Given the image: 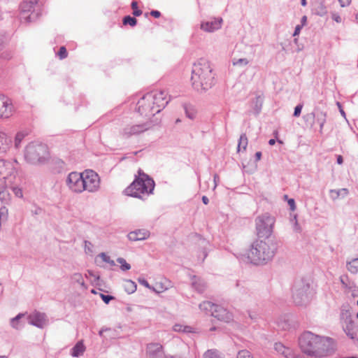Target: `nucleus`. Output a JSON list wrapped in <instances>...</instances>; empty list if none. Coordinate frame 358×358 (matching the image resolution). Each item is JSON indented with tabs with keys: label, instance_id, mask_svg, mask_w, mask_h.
Wrapping results in <instances>:
<instances>
[{
	"label": "nucleus",
	"instance_id": "bf43d9fd",
	"mask_svg": "<svg viewBox=\"0 0 358 358\" xmlns=\"http://www.w3.org/2000/svg\"><path fill=\"white\" fill-rule=\"evenodd\" d=\"M337 105H338V107H339V108H340V112H341V115H342L343 117H345V113L344 110L342 109V108H341V106L340 103H338H338H337Z\"/></svg>",
	"mask_w": 358,
	"mask_h": 358
},
{
	"label": "nucleus",
	"instance_id": "1a4fd4ad",
	"mask_svg": "<svg viewBox=\"0 0 358 358\" xmlns=\"http://www.w3.org/2000/svg\"><path fill=\"white\" fill-rule=\"evenodd\" d=\"M38 0H23L20 4V20L26 23L36 21L40 13L36 10Z\"/></svg>",
	"mask_w": 358,
	"mask_h": 358
},
{
	"label": "nucleus",
	"instance_id": "680f3d73",
	"mask_svg": "<svg viewBox=\"0 0 358 358\" xmlns=\"http://www.w3.org/2000/svg\"><path fill=\"white\" fill-rule=\"evenodd\" d=\"M202 201H203L204 204H208V199L206 196H203L202 197Z\"/></svg>",
	"mask_w": 358,
	"mask_h": 358
},
{
	"label": "nucleus",
	"instance_id": "6ab92c4d",
	"mask_svg": "<svg viewBox=\"0 0 358 358\" xmlns=\"http://www.w3.org/2000/svg\"><path fill=\"white\" fill-rule=\"evenodd\" d=\"M150 236V232L145 229H138L130 232L128 238L131 241H142Z\"/></svg>",
	"mask_w": 358,
	"mask_h": 358
},
{
	"label": "nucleus",
	"instance_id": "ea45409f",
	"mask_svg": "<svg viewBox=\"0 0 358 358\" xmlns=\"http://www.w3.org/2000/svg\"><path fill=\"white\" fill-rule=\"evenodd\" d=\"M125 286L127 287L128 290L131 291V292H134L136 290V286L131 280L126 281Z\"/></svg>",
	"mask_w": 358,
	"mask_h": 358
},
{
	"label": "nucleus",
	"instance_id": "aec40b11",
	"mask_svg": "<svg viewBox=\"0 0 358 358\" xmlns=\"http://www.w3.org/2000/svg\"><path fill=\"white\" fill-rule=\"evenodd\" d=\"M275 350L280 354L284 355L285 357L289 358L292 356V350L285 347L283 344L280 343H277L275 344Z\"/></svg>",
	"mask_w": 358,
	"mask_h": 358
},
{
	"label": "nucleus",
	"instance_id": "39448f33",
	"mask_svg": "<svg viewBox=\"0 0 358 358\" xmlns=\"http://www.w3.org/2000/svg\"><path fill=\"white\" fill-rule=\"evenodd\" d=\"M24 157L27 162L31 164H38L48 160L50 157V152L45 144L33 141L25 147Z\"/></svg>",
	"mask_w": 358,
	"mask_h": 358
},
{
	"label": "nucleus",
	"instance_id": "cd10ccee",
	"mask_svg": "<svg viewBox=\"0 0 358 358\" xmlns=\"http://www.w3.org/2000/svg\"><path fill=\"white\" fill-rule=\"evenodd\" d=\"M122 22L124 25L129 24L131 27H134L137 24V20L134 17L127 15L124 17Z\"/></svg>",
	"mask_w": 358,
	"mask_h": 358
},
{
	"label": "nucleus",
	"instance_id": "79ce46f5",
	"mask_svg": "<svg viewBox=\"0 0 358 358\" xmlns=\"http://www.w3.org/2000/svg\"><path fill=\"white\" fill-rule=\"evenodd\" d=\"M74 278L75 279L77 280V282L84 288V289H87V287L83 280V277L80 274H75L74 275Z\"/></svg>",
	"mask_w": 358,
	"mask_h": 358
},
{
	"label": "nucleus",
	"instance_id": "69168bd1",
	"mask_svg": "<svg viewBox=\"0 0 358 358\" xmlns=\"http://www.w3.org/2000/svg\"><path fill=\"white\" fill-rule=\"evenodd\" d=\"M268 143L271 145H273L275 143V139H270L269 141H268Z\"/></svg>",
	"mask_w": 358,
	"mask_h": 358
},
{
	"label": "nucleus",
	"instance_id": "3c124183",
	"mask_svg": "<svg viewBox=\"0 0 358 358\" xmlns=\"http://www.w3.org/2000/svg\"><path fill=\"white\" fill-rule=\"evenodd\" d=\"M300 294L301 293L298 290H296L294 294V298L295 302L298 304L301 303V300H299V299Z\"/></svg>",
	"mask_w": 358,
	"mask_h": 358
},
{
	"label": "nucleus",
	"instance_id": "423d86ee",
	"mask_svg": "<svg viewBox=\"0 0 358 358\" xmlns=\"http://www.w3.org/2000/svg\"><path fill=\"white\" fill-rule=\"evenodd\" d=\"M13 170L11 163L0 160V199L1 201H6L9 198L6 189L9 185L8 183H11L14 178Z\"/></svg>",
	"mask_w": 358,
	"mask_h": 358
},
{
	"label": "nucleus",
	"instance_id": "473e14b6",
	"mask_svg": "<svg viewBox=\"0 0 358 358\" xmlns=\"http://www.w3.org/2000/svg\"><path fill=\"white\" fill-rule=\"evenodd\" d=\"M117 262L120 264L121 269L122 271H127L131 268V266L129 264H128L124 259L123 258H118L117 259Z\"/></svg>",
	"mask_w": 358,
	"mask_h": 358
},
{
	"label": "nucleus",
	"instance_id": "72a5a7b5",
	"mask_svg": "<svg viewBox=\"0 0 358 358\" xmlns=\"http://www.w3.org/2000/svg\"><path fill=\"white\" fill-rule=\"evenodd\" d=\"M131 8L133 9V15L134 16H140L142 14V10L138 8V3L135 1L131 2Z\"/></svg>",
	"mask_w": 358,
	"mask_h": 358
},
{
	"label": "nucleus",
	"instance_id": "5701e85b",
	"mask_svg": "<svg viewBox=\"0 0 358 358\" xmlns=\"http://www.w3.org/2000/svg\"><path fill=\"white\" fill-rule=\"evenodd\" d=\"M314 13L319 16H324L327 13V9L324 2L318 3L314 8Z\"/></svg>",
	"mask_w": 358,
	"mask_h": 358
},
{
	"label": "nucleus",
	"instance_id": "6e6d98bb",
	"mask_svg": "<svg viewBox=\"0 0 358 358\" xmlns=\"http://www.w3.org/2000/svg\"><path fill=\"white\" fill-rule=\"evenodd\" d=\"M220 181V178L217 174L214 175V182H215V188L217 186V182Z\"/></svg>",
	"mask_w": 358,
	"mask_h": 358
},
{
	"label": "nucleus",
	"instance_id": "052dcab7",
	"mask_svg": "<svg viewBox=\"0 0 358 358\" xmlns=\"http://www.w3.org/2000/svg\"><path fill=\"white\" fill-rule=\"evenodd\" d=\"M337 162L338 164H341L343 163V157L341 155H338L337 157Z\"/></svg>",
	"mask_w": 358,
	"mask_h": 358
},
{
	"label": "nucleus",
	"instance_id": "20e7f679",
	"mask_svg": "<svg viewBox=\"0 0 358 358\" xmlns=\"http://www.w3.org/2000/svg\"><path fill=\"white\" fill-rule=\"evenodd\" d=\"M154 188V180L139 169L134 180L124 189V193L127 196L144 199L152 193Z\"/></svg>",
	"mask_w": 358,
	"mask_h": 358
},
{
	"label": "nucleus",
	"instance_id": "4be33fe9",
	"mask_svg": "<svg viewBox=\"0 0 358 358\" xmlns=\"http://www.w3.org/2000/svg\"><path fill=\"white\" fill-rule=\"evenodd\" d=\"M345 331L348 337L354 339L357 336V330L353 322H350L345 328Z\"/></svg>",
	"mask_w": 358,
	"mask_h": 358
},
{
	"label": "nucleus",
	"instance_id": "9d476101",
	"mask_svg": "<svg viewBox=\"0 0 358 358\" xmlns=\"http://www.w3.org/2000/svg\"><path fill=\"white\" fill-rule=\"evenodd\" d=\"M150 127V123L148 121L144 120L143 122H140L138 120H134L127 123L122 128L121 134L124 138H131L146 131Z\"/></svg>",
	"mask_w": 358,
	"mask_h": 358
},
{
	"label": "nucleus",
	"instance_id": "13d9d810",
	"mask_svg": "<svg viewBox=\"0 0 358 358\" xmlns=\"http://www.w3.org/2000/svg\"><path fill=\"white\" fill-rule=\"evenodd\" d=\"M185 110H186L187 115L189 118H191V119L194 118V112H192L191 114H189L187 108H185Z\"/></svg>",
	"mask_w": 358,
	"mask_h": 358
},
{
	"label": "nucleus",
	"instance_id": "c756f323",
	"mask_svg": "<svg viewBox=\"0 0 358 358\" xmlns=\"http://www.w3.org/2000/svg\"><path fill=\"white\" fill-rule=\"evenodd\" d=\"M8 41L9 38L6 34H0V51L6 48Z\"/></svg>",
	"mask_w": 358,
	"mask_h": 358
},
{
	"label": "nucleus",
	"instance_id": "a878e982",
	"mask_svg": "<svg viewBox=\"0 0 358 358\" xmlns=\"http://www.w3.org/2000/svg\"><path fill=\"white\" fill-rule=\"evenodd\" d=\"M330 194L331 196L334 199H336L338 198L340 196H341L342 197H345V196H347L348 194V190L345 188L339 190H331Z\"/></svg>",
	"mask_w": 358,
	"mask_h": 358
},
{
	"label": "nucleus",
	"instance_id": "a19ab883",
	"mask_svg": "<svg viewBox=\"0 0 358 358\" xmlns=\"http://www.w3.org/2000/svg\"><path fill=\"white\" fill-rule=\"evenodd\" d=\"M193 65L194 66H208V62L205 58H200L199 59H198L196 61V62H194L193 64Z\"/></svg>",
	"mask_w": 358,
	"mask_h": 358
},
{
	"label": "nucleus",
	"instance_id": "c9c22d12",
	"mask_svg": "<svg viewBox=\"0 0 358 358\" xmlns=\"http://www.w3.org/2000/svg\"><path fill=\"white\" fill-rule=\"evenodd\" d=\"M174 330L176 331H184V332H191L192 328L187 326H182L180 324H176L173 327Z\"/></svg>",
	"mask_w": 358,
	"mask_h": 358
},
{
	"label": "nucleus",
	"instance_id": "e2e57ef3",
	"mask_svg": "<svg viewBox=\"0 0 358 358\" xmlns=\"http://www.w3.org/2000/svg\"><path fill=\"white\" fill-rule=\"evenodd\" d=\"M255 157H256L257 160H259L262 157V153L260 152H256Z\"/></svg>",
	"mask_w": 358,
	"mask_h": 358
},
{
	"label": "nucleus",
	"instance_id": "49530a36",
	"mask_svg": "<svg viewBox=\"0 0 358 358\" xmlns=\"http://www.w3.org/2000/svg\"><path fill=\"white\" fill-rule=\"evenodd\" d=\"M1 57L5 59H10L12 57V53L11 52L8 51L3 52V53H1Z\"/></svg>",
	"mask_w": 358,
	"mask_h": 358
},
{
	"label": "nucleus",
	"instance_id": "bb28decb",
	"mask_svg": "<svg viewBox=\"0 0 358 358\" xmlns=\"http://www.w3.org/2000/svg\"><path fill=\"white\" fill-rule=\"evenodd\" d=\"M348 269L351 273H357L358 271V258L353 259L348 264Z\"/></svg>",
	"mask_w": 358,
	"mask_h": 358
},
{
	"label": "nucleus",
	"instance_id": "4d7b16f0",
	"mask_svg": "<svg viewBox=\"0 0 358 358\" xmlns=\"http://www.w3.org/2000/svg\"><path fill=\"white\" fill-rule=\"evenodd\" d=\"M306 21H307V17L306 15L303 16L301 17V26H304L306 23Z\"/></svg>",
	"mask_w": 358,
	"mask_h": 358
},
{
	"label": "nucleus",
	"instance_id": "37998d69",
	"mask_svg": "<svg viewBox=\"0 0 358 358\" xmlns=\"http://www.w3.org/2000/svg\"><path fill=\"white\" fill-rule=\"evenodd\" d=\"M13 191L16 196L19 198H22L23 196L22 191L20 188L13 187Z\"/></svg>",
	"mask_w": 358,
	"mask_h": 358
},
{
	"label": "nucleus",
	"instance_id": "f257e3e1",
	"mask_svg": "<svg viewBox=\"0 0 358 358\" xmlns=\"http://www.w3.org/2000/svg\"><path fill=\"white\" fill-rule=\"evenodd\" d=\"M167 102L164 92L154 91L145 94L138 101L136 110L144 120L150 123L151 118L159 113Z\"/></svg>",
	"mask_w": 358,
	"mask_h": 358
},
{
	"label": "nucleus",
	"instance_id": "2f4dec72",
	"mask_svg": "<svg viewBox=\"0 0 358 358\" xmlns=\"http://www.w3.org/2000/svg\"><path fill=\"white\" fill-rule=\"evenodd\" d=\"M203 358H220V357L215 350H208L203 354Z\"/></svg>",
	"mask_w": 358,
	"mask_h": 358
},
{
	"label": "nucleus",
	"instance_id": "4c0bfd02",
	"mask_svg": "<svg viewBox=\"0 0 358 358\" xmlns=\"http://www.w3.org/2000/svg\"><path fill=\"white\" fill-rule=\"evenodd\" d=\"M237 358H253V357L248 350H241L238 352Z\"/></svg>",
	"mask_w": 358,
	"mask_h": 358
},
{
	"label": "nucleus",
	"instance_id": "864d4df0",
	"mask_svg": "<svg viewBox=\"0 0 358 358\" xmlns=\"http://www.w3.org/2000/svg\"><path fill=\"white\" fill-rule=\"evenodd\" d=\"M302 28V26L301 25H297L296 27H295V30H294V32L293 34V36H296L298 35L299 33H300V31Z\"/></svg>",
	"mask_w": 358,
	"mask_h": 358
},
{
	"label": "nucleus",
	"instance_id": "6e6552de",
	"mask_svg": "<svg viewBox=\"0 0 358 358\" xmlns=\"http://www.w3.org/2000/svg\"><path fill=\"white\" fill-rule=\"evenodd\" d=\"M275 222V217L268 213L258 216L255 220L257 237L259 238L272 239L271 236Z\"/></svg>",
	"mask_w": 358,
	"mask_h": 358
},
{
	"label": "nucleus",
	"instance_id": "8fccbe9b",
	"mask_svg": "<svg viewBox=\"0 0 358 358\" xmlns=\"http://www.w3.org/2000/svg\"><path fill=\"white\" fill-rule=\"evenodd\" d=\"M338 1L342 7L347 6L351 3V0H338Z\"/></svg>",
	"mask_w": 358,
	"mask_h": 358
},
{
	"label": "nucleus",
	"instance_id": "a211bd4d",
	"mask_svg": "<svg viewBox=\"0 0 358 358\" xmlns=\"http://www.w3.org/2000/svg\"><path fill=\"white\" fill-rule=\"evenodd\" d=\"M12 145L11 138L3 131L0 130V154L7 152Z\"/></svg>",
	"mask_w": 358,
	"mask_h": 358
},
{
	"label": "nucleus",
	"instance_id": "0eeeda50",
	"mask_svg": "<svg viewBox=\"0 0 358 358\" xmlns=\"http://www.w3.org/2000/svg\"><path fill=\"white\" fill-rule=\"evenodd\" d=\"M191 80L197 91L206 90L211 87L213 83L212 71L208 69H194Z\"/></svg>",
	"mask_w": 358,
	"mask_h": 358
},
{
	"label": "nucleus",
	"instance_id": "412c9836",
	"mask_svg": "<svg viewBox=\"0 0 358 358\" xmlns=\"http://www.w3.org/2000/svg\"><path fill=\"white\" fill-rule=\"evenodd\" d=\"M85 351V346L83 344V342L79 341L71 350V355L75 357H78L81 356L84 352Z\"/></svg>",
	"mask_w": 358,
	"mask_h": 358
},
{
	"label": "nucleus",
	"instance_id": "2eb2a0df",
	"mask_svg": "<svg viewBox=\"0 0 358 358\" xmlns=\"http://www.w3.org/2000/svg\"><path fill=\"white\" fill-rule=\"evenodd\" d=\"M148 358H164L162 345L159 343H150L147 347Z\"/></svg>",
	"mask_w": 358,
	"mask_h": 358
},
{
	"label": "nucleus",
	"instance_id": "393cba45",
	"mask_svg": "<svg viewBox=\"0 0 358 358\" xmlns=\"http://www.w3.org/2000/svg\"><path fill=\"white\" fill-rule=\"evenodd\" d=\"M248 143V138H247L246 135L245 134L241 135L240 137L239 141H238L237 151L238 152H241V150L245 151L246 150Z\"/></svg>",
	"mask_w": 358,
	"mask_h": 358
},
{
	"label": "nucleus",
	"instance_id": "b1692460",
	"mask_svg": "<svg viewBox=\"0 0 358 358\" xmlns=\"http://www.w3.org/2000/svg\"><path fill=\"white\" fill-rule=\"evenodd\" d=\"M27 136V133L24 131H18L14 138V145L15 148L18 149L20 147L21 143Z\"/></svg>",
	"mask_w": 358,
	"mask_h": 358
},
{
	"label": "nucleus",
	"instance_id": "de8ad7c7",
	"mask_svg": "<svg viewBox=\"0 0 358 358\" xmlns=\"http://www.w3.org/2000/svg\"><path fill=\"white\" fill-rule=\"evenodd\" d=\"M290 209L294 211L296 209L295 201L293 199H289L287 201Z\"/></svg>",
	"mask_w": 358,
	"mask_h": 358
},
{
	"label": "nucleus",
	"instance_id": "f3484780",
	"mask_svg": "<svg viewBox=\"0 0 358 358\" xmlns=\"http://www.w3.org/2000/svg\"><path fill=\"white\" fill-rule=\"evenodd\" d=\"M222 19L221 17L213 21L203 22L201 24V29L206 32H213L221 28Z\"/></svg>",
	"mask_w": 358,
	"mask_h": 358
},
{
	"label": "nucleus",
	"instance_id": "c03bdc74",
	"mask_svg": "<svg viewBox=\"0 0 358 358\" xmlns=\"http://www.w3.org/2000/svg\"><path fill=\"white\" fill-rule=\"evenodd\" d=\"M302 108H303V106L301 104H299L295 107L294 112V115L295 117H299L300 115Z\"/></svg>",
	"mask_w": 358,
	"mask_h": 358
},
{
	"label": "nucleus",
	"instance_id": "dca6fc26",
	"mask_svg": "<svg viewBox=\"0 0 358 358\" xmlns=\"http://www.w3.org/2000/svg\"><path fill=\"white\" fill-rule=\"evenodd\" d=\"M29 323L32 325L43 328L47 322L45 315L43 313L34 312L29 316Z\"/></svg>",
	"mask_w": 358,
	"mask_h": 358
},
{
	"label": "nucleus",
	"instance_id": "4468645a",
	"mask_svg": "<svg viewBox=\"0 0 358 358\" xmlns=\"http://www.w3.org/2000/svg\"><path fill=\"white\" fill-rule=\"evenodd\" d=\"M83 172H71L66 178V185L73 192H83Z\"/></svg>",
	"mask_w": 358,
	"mask_h": 358
},
{
	"label": "nucleus",
	"instance_id": "0e129e2a",
	"mask_svg": "<svg viewBox=\"0 0 358 358\" xmlns=\"http://www.w3.org/2000/svg\"><path fill=\"white\" fill-rule=\"evenodd\" d=\"M335 21L337 22H340L341 21V18L340 16L337 15L333 17Z\"/></svg>",
	"mask_w": 358,
	"mask_h": 358
},
{
	"label": "nucleus",
	"instance_id": "f03ea898",
	"mask_svg": "<svg viewBox=\"0 0 358 358\" xmlns=\"http://www.w3.org/2000/svg\"><path fill=\"white\" fill-rule=\"evenodd\" d=\"M275 250L276 246L273 239L257 237L245 255L251 263L260 264L270 260L273 257Z\"/></svg>",
	"mask_w": 358,
	"mask_h": 358
},
{
	"label": "nucleus",
	"instance_id": "f8f14e48",
	"mask_svg": "<svg viewBox=\"0 0 358 358\" xmlns=\"http://www.w3.org/2000/svg\"><path fill=\"white\" fill-rule=\"evenodd\" d=\"M83 192H94L99 189L100 178L99 175L92 170L83 172Z\"/></svg>",
	"mask_w": 358,
	"mask_h": 358
},
{
	"label": "nucleus",
	"instance_id": "09e8293b",
	"mask_svg": "<svg viewBox=\"0 0 358 358\" xmlns=\"http://www.w3.org/2000/svg\"><path fill=\"white\" fill-rule=\"evenodd\" d=\"M150 15L155 18H158L161 16V13L159 10H153L150 12Z\"/></svg>",
	"mask_w": 358,
	"mask_h": 358
},
{
	"label": "nucleus",
	"instance_id": "338daca9",
	"mask_svg": "<svg viewBox=\"0 0 358 358\" xmlns=\"http://www.w3.org/2000/svg\"><path fill=\"white\" fill-rule=\"evenodd\" d=\"M301 3L303 6H306L307 4L306 0H301Z\"/></svg>",
	"mask_w": 358,
	"mask_h": 358
},
{
	"label": "nucleus",
	"instance_id": "774afa93",
	"mask_svg": "<svg viewBox=\"0 0 358 358\" xmlns=\"http://www.w3.org/2000/svg\"><path fill=\"white\" fill-rule=\"evenodd\" d=\"M87 273H88L90 275H92V271H87Z\"/></svg>",
	"mask_w": 358,
	"mask_h": 358
},
{
	"label": "nucleus",
	"instance_id": "603ef678",
	"mask_svg": "<svg viewBox=\"0 0 358 358\" xmlns=\"http://www.w3.org/2000/svg\"><path fill=\"white\" fill-rule=\"evenodd\" d=\"M233 64H234V65H236V64H238L247 65L248 64V60L246 59H240L238 60L237 62H234Z\"/></svg>",
	"mask_w": 358,
	"mask_h": 358
},
{
	"label": "nucleus",
	"instance_id": "a18cd8bd",
	"mask_svg": "<svg viewBox=\"0 0 358 358\" xmlns=\"http://www.w3.org/2000/svg\"><path fill=\"white\" fill-rule=\"evenodd\" d=\"M101 299H103V301L106 303H108L109 301L113 299V296H109V295H105L103 294H100Z\"/></svg>",
	"mask_w": 358,
	"mask_h": 358
},
{
	"label": "nucleus",
	"instance_id": "f704fd0d",
	"mask_svg": "<svg viewBox=\"0 0 358 358\" xmlns=\"http://www.w3.org/2000/svg\"><path fill=\"white\" fill-rule=\"evenodd\" d=\"M56 55L59 57L60 59L66 58L68 55L66 48L64 46L60 47Z\"/></svg>",
	"mask_w": 358,
	"mask_h": 358
},
{
	"label": "nucleus",
	"instance_id": "ddd939ff",
	"mask_svg": "<svg viewBox=\"0 0 358 358\" xmlns=\"http://www.w3.org/2000/svg\"><path fill=\"white\" fill-rule=\"evenodd\" d=\"M16 113L13 100L8 96L0 94V120L10 119Z\"/></svg>",
	"mask_w": 358,
	"mask_h": 358
},
{
	"label": "nucleus",
	"instance_id": "7c9ffc66",
	"mask_svg": "<svg viewBox=\"0 0 358 358\" xmlns=\"http://www.w3.org/2000/svg\"><path fill=\"white\" fill-rule=\"evenodd\" d=\"M193 285L195 288L199 292H202L205 288V284L203 282L199 279H197L193 282Z\"/></svg>",
	"mask_w": 358,
	"mask_h": 358
},
{
	"label": "nucleus",
	"instance_id": "7ed1b4c3",
	"mask_svg": "<svg viewBox=\"0 0 358 358\" xmlns=\"http://www.w3.org/2000/svg\"><path fill=\"white\" fill-rule=\"evenodd\" d=\"M331 343V339L322 338L310 332L304 333L299 338V346L301 350L310 356L324 355Z\"/></svg>",
	"mask_w": 358,
	"mask_h": 358
},
{
	"label": "nucleus",
	"instance_id": "9b49d317",
	"mask_svg": "<svg viewBox=\"0 0 358 358\" xmlns=\"http://www.w3.org/2000/svg\"><path fill=\"white\" fill-rule=\"evenodd\" d=\"M201 310L209 311L211 315L226 322H229L232 320V315L224 308L213 304L209 301H204L199 305Z\"/></svg>",
	"mask_w": 358,
	"mask_h": 358
},
{
	"label": "nucleus",
	"instance_id": "e433bc0d",
	"mask_svg": "<svg viewBox=\"0 0 358 358\" xmlns=\"http://www.w3.org/2000/svg\"><path fill=\"white\" fill-rule=\"evenodd\" d=\"M99 258L103 262H106V263H108V264H110V265H114V262L110 260V257L108 256L105 253H101L99 255Z\"/></svg>",
	"mask_w": 358,
	"mask_h": 358
},
{
	"label": "nucleus",
	"instance_id": "58836bf2",
	"mask_svg": "<svg viewBox=\"0 0 358 358\" xmlns=\"http://www.w3.org/2000/svg\"><path fill=\"white\" fill-rule=\"evenodd\" d=\"M23 316L22 314H19L11 320V325L15 329H18L20 327L18 325V320Z\"/></svg>",
	"mask_w": 358,
	"mask_h": 358
},
{
	"label": "nucleus",
	"instance_id": "c85d7f7f",
	"mask_svg": "<svg viewBox=\"0 0 358 358\" xmlns=\"http://www.w3.org/2000/svg\"><path fill=\"white\" fill-rule=\"evenodd\" d=\"M163 280L162 279H160L159 280H156L155 284H154V286H153V289L158 292V293H160V292H164V289H166V287H164L163 286Z\"/></svg>",
	"mask_w": 358,
	"mask_h": 358
},
{
	"label": "nucleus",
	"instance_id": "5fc2aeb1",
	"mask_svg": "<svg viewBox=\"0 0 358 358\" xmlns=\"http://www.w3.org/2000/svg\"><path fill=\"white\" fill-rule=\"evenodd\" d=\"M138 282L148 288H150L149 283L145 280H139Z\"/></svg>",
	"mask_w": 358,
	"mask_h": 358
}]
</instances>
